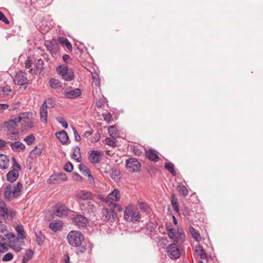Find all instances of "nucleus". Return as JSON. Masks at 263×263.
<instances>
[{
    "label": "nucleus",
    "mask_w": 263,
    "mask_h": 263,
    "mask_svg": "<svg viewBox=\"0 0 263 263\" xmlns=\"http://www.w3.org/2000/svg\"><path fill=\"white\" fill-rule=\"evenodd\" d=\"M22 184L18 182L16 185L13 186L11 184L7 185L4 191V197L6 199H10L11 198H17L20 195Z\"/></svg>",
    "instance_id": "f257e3e1"
},
{
    "label": "nucleus",
    "mask_w": 263,
    "mask_h": 263,
    "mask_svg": "<svg viewBox=\"0 0 263 263\" xmlns=\"http://www.w3.org/2000/svg\"><path fill=\"white\" fill-rule=\"evenodd\" d=\"M141 218L140 213L135 210L129 205L125 208L124 212V218L129 222L136 223L139 222Z\"/></svg>",
    "instance_id": "f03ea898"
},
{
    "label": "nucleus",
    "mask_w": 263,
    "mask_h": 263,
    "mask_svg": "<svg viewBox=\"0 0 263 263\" xmlns=\"http://www.w3.org/2000/svg\"><path fill=\"white\" fill-rule=\"evenodd\" d=\"M68 243L71 246L79 247L84 240V236L82 233L78 231H70L67 236Z\"/></svg>",
    "instance_id": "7ed1b4c3"
},
{
    "label": "nucleus",
    "mask_w": 263,
    "mask_h": 263,
    "mask_svg": "<svg viewBox=\"0 0 263 263\" xmlns=\"http://www.w3.org/2000/svg\"><path fill=\"white\" fill-rule=\"evenodd\" d=\"M18 120H20V123L26 129L31 128L35 125L32 113L28 112L21 113L18 116Z\"/></svg>",
    "instance_id": "20e7f679"
},
{
    "label": "nucleus",
    "mask_w": 263,
    "mask_h": 263,
    "mask_svg": "<svg viewBox=\"0 0 263 263\" xmlns=\"http://www.w3.org/2000/svg\"><path fill=\"white\" fill-rule=\"evenodd\" d=\"M55 105L54 101L51 98H47L42 104L40 115L41 122L46 123L47 121V108H52Z\"/></svg>",
    "instance_id": "39448f33"
},
{
    "label": "nucleus",
    "mask_w": 263,
    "mask_h": 263,
    "mask_svg": "<svg viewBox=\"0 0 263 263\" xmlns=\"http://www.w3.org/2000/svg\"><path fill=\"white\" fill-rule=\"evenodd\" d=\"M56 70L58 74L65 81H71L74 78L72 69H69L67 66L59 65Z\"/></svg>",
    "instance_id": "423d86ee"
},
{
    "label": "nucleus",
    "mask_w": 263,
    "mask_h": 263,
    "mask_svg": "<svg viewBox=\"0 0 263 263\" xmlns=\"http://www.w3.org/2000/svg\"><path fill=\"white\" fill-rule=\"evenodd\" d=\"M13 169L7 174V180L11 183L14 182L18 178L19 171L21 170V165L17 162L14 157L12 158Z\"/></svg>",
    "instance_id": "0eeeda50"
},
{
    "label": "nucleus",
    "mask_w": 263,
    "mask_h": 263,
    "mask_svg": "<svg viewBox=\"0 0 263 263\" xmlns=\"http://www.w3.org/2000/svg\"><path fill=\"white\" fill-rule=\"evenodd\" d=\"M125 167L130 173L139 172L141 170L140 162L135 158H129L125 161Z\"/></svg>",
    "instance_id": "6e6552de"
},
{
    "label": "nucleus",
    "mask_w": 263,
    "mask_h": 263,
    "mask_svg": "<svg viewBox=\"0 0 263 263\" xmlns=\"http://www.w3.org/2000/svg\"><path fill=\"white\" fill-rule=\"evenodd\" d=\"M15 230L17 233L18 236H16L13 233H8L7 234V237L10 241L14 242V241H19V240H23L25 238V231L24 227L22 224L17 225Z\"/></svg>",
    "instance_id": "1a4fd4ad"
},
{
    "label": "nucleus",
    "mask_w": 263,
    "mask_h": 263,
    "mask_svg": "<svg viewBox=\"0 0 263 263\" xmlns=\"http://www.w3.org/2000/svg\"><path fill=\"white\" fill-rule=\"evenodd\" d=\"M52 211L54 215L63 217L67 215L68 208L64 204L59 202L53 206Z\"/></svg>",
    "instance_id": "9d476101"
},
{
    "label": "nucleus",
    "mask_w": 263,
    "mask_h": 263,
    "mask_svg": "<svg viewBox=\"0 0 263 263\" xmlns=\"http://www.w3.org/2000/svg\"><path fill=\"white\" fill-rule=\"evenodd\" d=\"M167 253L171 259H177L180 257V252L177 246V243H173L167 247Z\"/></svg>",
    "instance_id": "9b49d317"
},
{
    "label": "nucleus",
    "mask_w": 263,
    "mask_h": 263,
    "mask_svg": "<svg viewBox=\"0 0 263 263\" xmlns=\"http://www.w3.org/2000/svg\"><path fill=\"white\" fill-rule=\"evenodd\" d=\"M72 222L79 228H84L87 226V218L81 214H76L72 218Z\"/></svg>",
    "instance_id": "f8f14e48"
},
{
    "label": "nucleus",
    "mask_w": 263,
    "mask_h": 263,
    "mask_svg": "<svg viewBox=\"0 0 263 263\" xmlns=\"http://www.w3.org/2000/svg\"><path fill=\"white\" fill-rule=\"evenodd\" d=\"M15 214V212L12 210H8L5 203L0 205V215L4 218L11 220Z\"/></svg>",
    "instance_id": "ddd939ff"
},
{
    "label": "nucleus",
    "mask_w": 263,
    "mask_h": 263,
    "mask_svg": "<svg viewBox=\"0 0 263 263\" xmlns=\"http://www.w3.org/2000/svg\"><path fill=\"white\" fill-rule=\"evenodd\" d=\"M102 155L100 151L91 150L88 153V160L92 164H98L102 159Z\"/></svg>",
    "instance_id": "4468645a"
},
{
    "label": "nucleus",
    "mask_w": 263,
    "mask_h": 263,
    "mask_svg": "<svg viewBox=\"0 0 263 263\" xmlns=\"http://www.w3.org/2000/svg\"><path fill=\"white\" fill-rule=\"evenodd\" d=\"M26 73L23 72L22 71H18L16 72L14 78V83L20 86H23L25 85L28 81L27 78L26 76Z\"/></svg>",
    "instance_id": "2eb2a0df"
},
{
    "label": "nucleus",
    "mask_w": 263,
    "mask_h": 263,
    "mask_svg": "<svg viewBox=\"0 0 263 263\" xmlns=\"http://www.w3.org/2000/svg\"><path fill=\"white\" fill-rule=\"evenodd\" d=\"M20 123V120H18V117H15L10 119L8 121L5 122V126L8 128L9 130H14L16 129V127Z\"/></svg>",
    "instance_id": "dca6fc26"
},
{
    "label": "nucleus",
    "mask_w": 263,
    "mask_h": 263,
    "mask_svg": "<svg viewBox=\"0 0 263 263\" xmlns=\"http://www.w3.org/2000/svg\"><path fill=\"white\" fill-rule=\"evenodd\" d=\"M12 96V90L7 85L0 87V98H9Z\"/></svg>",
    "instance_id": "f3484780"
},
{
    "label": "nucleus",
    "mask_w": 263,
    "mask_h": 263,
    "mask_svg": "<svg viewBox=\"0 0 263 263\" xmlns=\"http://www.w3.org/2000/svg\"><path fill=\"white\" fill-rule=\"evenodd\" d=\"M102 214L105 217L106 220L113 222L115 220L117 214L112 210H108L107 209H103L102 210Z\"/></svg>",
    "instance_id": "a211bd4d"
},
{
    "label": "nucleus",
    "mask_w": 263,
    "mask_h": 263,
    "mask_svg": "<svg viewBox=\"0 0 263 263\" xmlns=\"http://www.w3.org/2000/svg\"><path fill=\"white\" fill-rule=\"evenodd\" d=\"M64 93L65 96L67 98H76L81 95V90L79 88H75L70 90H65L64 91Z\"/></svg>",
    "instance_id": "6ab92c4d"
},
{
    "label": "nucleus",
    "mask_w": 263,
    "mask_h": 263,
    "mask_svg": "<svg viewBox=\"0 0 263 263\" xmlns=\"http://www.w3.org/2000/svg\"><path fill=\"white\" fill-rule=\"evenodd\" d=\"M79 170L83 175L87 176L88 177V180L90 182H94V178L91 175L90 171L85 165L80 164L79 165Z\"/></svg>",
    "instance_id": "aec40b11"
},
{
    "label": "nucleus",
    "mask_w": 263,
    "mask_h": 263,
    "mask_svg": "<svg viewBox=\"0 0 263 263\" xmlns=\"http://www.w3.org/2000/svg\"><path fill=\"white\" fill-rule=\"evenodd\" d=\"M146 156L149 160L152 161L157 162L159 159L157 152L153 149H148L146 150Z\"/></svg>",
    "instance_id": "412c9836"
},
{
    "label": "nucleus",
    "mask_w": 263,
    "mask_h": 263,
    "mask_svg": "<svg viewBox=\"0 0 263 263\" xmlns=\"http://www.w3.org/2000/svg\"><path fill=\"white\" fill-rule=\"evenodd\" d=\"M56 137L63 144H65L67 143L69 137L66 131L63 130L61 132H57L55 134Z\"/></svg>",
    "instance_id": "4be33fe9"
},
{
    "label": "nucleus",
    "mask_w": 263,
    "mask_h": 263,
    "mask_svg": "<svg viewBox=\"0 0 263 263\" xmlns=\"http://www.w3.org/2000/svg\"><path fill=\"white\" fill-rule=\"evenodd\" d=\"M49 227L53 232H57L62 230L63 228V223L60 220L52 221L49 223Z\"/></svg>",
    "instance_id": "5701e85b"
},
{
    "label": "nucleus",
    "mask_w": 263,
    "mask_h": 263,
    "mask_svg": "<svg viewBox=\"0 0 263 263\" xmlns=\"http://www.w3.org/2000/svg\"><path fill=\"white\" fill-rule=\"evenodd\" d=\"M24 244L23 240H19V241H14V242L10 241L9 247L14 250L16 252H19L22 249L21 246Z\"/></svg>",
    "instance_id": "b1692460"
},
{
    "label": "nucleus",
    "mask_w": 263,
    "mask_h": 263,
    "mask_svg": "<svg viewBox=\"0 0 263 263\" xmlns=\"http://www.w3.org/2000/svg\"><path fill=\"white\" fill-rule=\"evenodd\" d=\"M12 149L13 151H18V152H20L21 151H23L25 149V145L19 142V141H17V142H9Z\"/></svg>",
    "instance_id": "393cba45"
},
{
    "label": "nucleus",
    "mask_w": 263,
    "mask_h": 263,
    "mask_svg": "<svg viewBox=\"0 0 263 263\" xmlns=\"http://www.w3.org/2000/svg\"><path fill=\"white\" fill-rule=\"evenodd\" d=\"M71 158L74 159L77 162H81L82 161V156L80 152V149L79 147L76 146L72 148Z\"/></svg>",
    "instance_id": "a878e982"
},
{
    "label": "nucleus",
    "mask_w": 263,
    "mask_h": 263,
    "mask_svg": "<svg viewBox=\"0 0 263 263\" xmlns=\"http://www.w3.org/2000/svg\"><path fill=\"white\" fill-rule=\"evenodd\" d=\"M9 160L6 155L0 154V168L5 170L9 166Z\"/></svg>",
    "instance_id": "bb28decb"
},
{
    "label": "nucleus",
    "mask_w": 263,
    "mask_h": 263,
    "mask_svg": "<svg viewBox=\"0 0 263 263\" xmlns=\"http://www.w3.org/2000/svg\"><path fill=\"white\" fill-rule=\"evenodd\" d=\"M166 230L169 238L173 241V243H177L178 242V237L175 233L174 229L172 228H167Z\"/></svg>",
    "instance_id": "cd10ccee"
},
{
    "label": "nucleus",
    "mask_w": 263,
    "mask_h": 263,
    "mask_svg": "<svg viewBox=\"0 0 263 263\" xmlns=\"http://www.w3.org/2000/svg\"><path fill=\"white\" fill-rule=\"evenodd\" d=\"M189 231L193 238H194L196 241H200L201 240V237L198 231L191 226L189 228Z\"/></svg>",
    "instance_id": "c85d7f7f"
},
{
    "label": "nucleus",
    "mask_w": 263,
    "mask_h": 263,
    "mask_svg": "<svg viewBox=\"0 0 263 263\" xmlns=\"http://www.w3.org/2000/svg\"><path fill=\"white\" fill-rule=\"evenodd\" d=\"M35 239L38 245L41 246L43 244L45 240V236L41 231L35 232Z\"/></svg>",
    "instance_id": "c756f323"
},
{
    "label": "nucleus",
    "mask_w": 263,
    "mask_h": 263,
    "mask_svg": "<svg viewBox=\"0 0 263 263\" xmlns=\"http://www.w3.org/2000/svg\"><path fill=\"white\" fill-rule=\"evenodd\" d=\"M59 41L62 46H66L69 51H72V45L67 39L63 37H60L59 38Z\"/></svg>",
    "instance_id": "7c9ffc66"
},
{
    "label": "nucleus",
    "mask_w": 263,
    "mask_h": 263,
    "mask_svg": "<svg viewBox=\"0 0 263 263\" xmlns=\"http://www.w3.org/2000/svg\"><path fill=\"white\" fill-rule=\"evenodd\" d=\"M108 199H110L115 201L120 200V196L119 191L117 189H114V191L107 196Z\"/></svg>",
    "instance_id": "2f4dec72"
},
{
    "label": "nucleus",
    "mask_w": 263,
    "mask_h": 263,
    "mask_svg": "<svg viewBox=\"0 0 263 263\" xmlns=\"http://www.w3.org/2000/svg\"><path fill=\"white\" fill-rule=\"evenodd\" d=\"M110 177L115 181H118L120 179L121 173L115 168H112L110 170Z\"/></svg>",
    "instance_id": "473e14b6"
},
{
    "label": "nucleus",
    "mask_w": 263,
    "mask_h": 263,
    "mask_svg": "<svg viewBox=\"0 0 263 263\" xmlns=\"http://www.w3.org/2000/svg\"><path fill=\"white\" fill-rule=\"evenodd\" d=\"M195 252L197 254L200 256L201 259H205L207 257L205 251L203 249L202 246H198L195 247Z\"/></svg>",
    "instance_id": "72a5a7b5"
},
{
    "label": "nucleus",
    "mask_w": 263,
    "mask_h": 263,
    "mask_svg": "<svg viewBox=\"0 0 263 263\" xmlns=\"http://www.w3.org/2000/svg\"><path fill=\"white\" fill-rule=\"evenodd\" d=\"M34 252L32 250H27L24 255L22 263H27L33 257Z\"/></svg>",
    "instance_id": "f704fd0d"
},
{
    "label": "nucleus",
    "mask_w": 263,
    "mask_h": 263,
    "mask_svg": "<svg viewBox=\"0 0 263 263\" xmlns=\"http://www.w3.org/2000/svg\"><path fill=\"white\" fill-rule=\"evenodd\" d=\"M177 189L179 193L184 197L186 196L189 193L187 189L182 184H179L177 186Z\"/></svg>",
    "instance_id": "c9c22d12"
},
{
    "label": "nucleus",
    "mask_w": 263,
    "mask_h": 263,
    "mask_svg": "<svg viewBox=\"0 0 263 263\" xmlns=\"http://www.w3.org/2000/svg\"><path fill=\"white\" fill-rule=\"evenodd\" d=\"M49 84L50 87L53 89L60 88L62 86L61 82L58 80L53 78L50 80Z\"/></svg>",
    "instance_id": "e433bc0d"
},
{
    "label": "nucleus",
    "mask_w": 263,
    "mask_h": 263,
    "mask_svg": "<svg viewBox=\"0 0 263 263\" xmlns=\"http://www.w3.org/2000/svg\"><path fill=\"white\" fill-rule=\"evenodd\" d=\"M108 134L112 137H117L119 135V132L115 126H111L108 128Z\"/></svg>",
    "instance_id": "4c0bfd02"
},
{
    "label": "nucleus",
    "mask_w": 263,
    "mask_h": 263,
    "mask_svg": "<svg viewBox=\"0 0 263 263\" xmlns=\"http://www.w3.org/2000/svg\"><path fill=\"white\" fill-rule=\"evenodd\" d=\"M164 167L167 169L173 176L176 175V172L174 169V165L173 163L170 162H166L165 163Z\"/></svg>",
    "instance_id": "58836bf2"
},
{
    "label": "nucleus",
    "mask_w": 263,
    "mask_h": 263,
    "mask_svg": "<svg viewBox=\"0 0 263 263\" xmlns=\"http://www.w3.org/2000/svg\"><path fill=\"white\" fill-rule=\"evenodd\" d=\"M43 147L40 146L38 147L36 146L34 149L31 152V155H34L35 157H39L42 153Z\"/></svg>",
    "instance_id": "ea45409f"
},
{
    "label": "nucleus",
    "mask_w": 263,
    "mask_h": 263,
    "mask_svg": "<svg viewBox=\"0 0 263 263\" xmlns=\"http://www.w3.org/2000/svg\"><path fill=\"white\" fill-rule=\"evenodd\" d=\"M106 144L112 147H116L117 146L116 140L111 139L110 138H106L105 139Z\"/></svg>",
    "instance_id": "a19ab883"
},
{
    "label": "nucleus",
    "mask_w": 263,
    "mask_h": 263,
    "mask_svg": "<svg viewBox=\"0 0 263 263\" xmlns=\"http://www.w3.org/2000/svg\"><path fill=\"white\" fill-rule=\"evenodd\" d=\"M177 237H178V240L180 239L182 242L184 241L185 234L181 228H177Z\"/></svg>",
    "instance_id": "79ce46f5"
},
{
    "label": "nucleus",
    "mask_w": 263,
    "mask_h": 263,
    "mask_svg": "<svg viewBox=\"0 0 263 263\" xmlns=\"http://www.w3.org/2000/svg\"><path fill=\"white\" fill-rule=\"evenodd\" d=\"M35 140V137L33 134L28 135L24 139V141L28 145H31L34 142Z\"/></svg>",
    "instance_id": "37998d69"
},
{
    "label": "nucleus",
    "mask_w": 263,
    "mask_h": 263,
    "mask_svg": "<svg viewBox=\"0 0 263 263\" xmlns=\"http://www.w3.org/2000/svg\"><path fill=\"white\" fill-rule=\"evenodd\" d=\"M59 180L58 174H53L48 179V182L50 184H53Z\"/></svg>",
    "instance_id": "c03bdc74"
},
{
    "label": "nucleus",
    "mask_w": 263,
    "mask_h": 263,
    "mask_svg": "<svg viewBox=\"0 0 263 263\" xmlns=\"http://www.w3.org/2000/svg\"><path fill=\"white\" fill-rule=\"evenodd\" d=\"M64 169L66 172H71L73 170V164L70 162H68L64 165Z\"/></svg>",
    "instance_id": "a18cd8bd"
},
{
    "label": "nucleus",
    "mask_w": 263,
    "mask_h": 263,
    "mask_svg": "<svg viewBox=\"0 0 263 263\" xmlns=\"http://www.w3.org/2000/svg\"><path fill=\"white\" fill-rule=\"evenodd\" d=\"M109 206L110 208L114 209L115 210H116L118 212H121L122 210V209L121 207V206L116 203L111 202L109 204Z\"/></svg>",
    "instance_id": "49530a36"
},
{
    "label": "nucleus",
    "mask_w": 263,
    "mask_h": 263,
    "mask_svg": "<svg viewBox=\"0 0 263 263\" xmlns=\"http://www.w3.org/2000/svg\"><path fill=\"white\" fill-rule=\"evenodd\" d=\"M57 120L65 128L68 127V123L64 118L58 117L57 118Z\"/></svg>",
    "instance_id": "de8ad7c7"
},
{
    "label": "nucleus",
    "mask_w": 263,
    "mask_h": 263,
    "mask_svg": "<svg viewBox=\"0 0 263 263\" xmlns=\"http://www.w3.org/2000/svg\"><path fill=\"white\" fill-rule=\"evenodd\" d=\"M13 255L11 253H8L5 254L2 258L3 261H8L12 259Z\"/></svg>",
    "instance_id": "09e8293b"
},
{
    "label": "nucleus",
    "mask_w": 263,
    "mask_h": 263,
    "mask_svg": "<svg viewBox=\"0 0 263 263\" xmlns=\"http://www.w3.org/2000/svg\"><path fill=\"white\" fill-rule=\"evenodd\" d=\"M25 67L26 69H29V72L30 73L32 72L33 69L31 68L32 63L30 60H27L25 63Z\"/></svg>",
    "instance_id": "8fccbe9b"
},
{
    "label": "nucleus",
    "mask_w": 263,
    "mask_h": 263,
    "mask_svg": "<svg viewBox=\"0 0 263 263\" xmlns=\"http://www.w3.org/2000/svg\"><path fill=\"white\" fill-rule=\"evenodd\" d=\"M139 208L140 209V210H141L142 211H143L145 212H148V206L147 204H146L145 203L140 202L139 203Z\"/></svg>",
    "instance_id": "3c124183"
},
{
    "label": "nucleus",
    "mask_w": 263,
    "mask_h": 263,
    "mask_svg": "<svg viewBox=\"0 0 263 263\" xmlns=\"http://www.w3.org/2000/svg\"><path fill=\"white\" fill-rule=\"evenodd\" d=\"M72 128L75 140L77 142H79L81 140L80 136L79 135V133H78L77 130L74 127H72Z\"/></svg>",
    "instance_id": "603ef678"
},
{
    "label": "nucleus",
    "mask_w": 263,
    "mask_h": 263,
    "mask_svg": "<svg viewBox=\"0 0 263 263\" xmlns=\"http://www.w3.org/2000/svg\"><path fill=\"white\" fill-rule=\"evenodd\" d=\"M78 247L76 253L77 254L84 253L86 251V248L85 246L80 245Z\"/></svg>",
    "instance_id": "864d4df0"
},
{
    "label": "nucleus",
    "mask_w": 263,
    "mask_h": 263,
    "mask_svg": "<svg viewBox=\"0 0 263 263\" xmlns=\"http://www.w3.org/2000/svg\"><path fill=\"white\" fill-rule=\"evenodd\" d=\"M0 20L4 22L6 24L9 23V20L2 11H0Z\"/></svg>",
    "instance_id": "5fc2aeb1"
},
{
    "label": "nucleus",
    "mask_w": 263,
    "mask_h": 263,
    "mask_svg": "<svg viewBox=\"0 0 263 263\" xmlns=\"http://www.w3.org/2000/svg\"><path fill=\"white\" fill-rule=\"evenodd\" d=\"M63 61L66 64L69 63L72 61V59L70 57L68 54H64L63 57Z\"/></svg>",
    "instance_id": "6e6d98bb"
},
{
    "label": "nucleus",
    "mask_w": 263,
    "mask_h": 263,
    "mask_svg": "<svg viewBox=\"0 0 263 263\" xmlns=\"http://www.w3.org/2000/svg\"><path fill=\"white\" fill-rule=\"evenodd\" d=\"M58 177L59 180H61L62 181H65L67 180V176L65 173H60L58 174Z\"/></svg>",
    "instance_id": "4d7b16f0"
},
{
    "label": "nucleus",
    "mask_w": 263,
    "mask_h": 263,
    "mask_svg": "<svg viewBox=\"0 0 263 263\" xmlns=\"http://www.w3.org/2000/svg\"><path fill=\"white\" fill-rule=\"evenodd\" d=\"M72 178L75 180L81 181L82 177L77 173H73L72 174Z\"/></svg>",
    "instance_id": "13d9d810"
},
{
    "label": "nucleus",
    "mask_w": 263,
    "mask_h": 263,
    "mask_svg": "<svg viewBox=\"0 0 263 263\" xmlns=\"http://www.w3.org/2000/svg\"><path fill=\"white\" fill-rule=\"evenodd\" d=\"M43 65H44V61L42 59H39L37 61L36 67L38 69H42V68H43Z\"/></svg>",
    "instance_id": "bf43d9fd"
},
{
    "label": "nucleus",
    "mask_w": 263,
    "mask_h": 263,
    "mask_svg": "<svg viewBox=\"0 0 263 263\" xmlns=\"http://www.w3.org/2000/svg\"><path fill=\"white\" fill-rule=\"evenodd\" d=\"M182 214L183 215L185 216H189L191 215V211L189 210L187 208H184L182 210Z\"/></svg>",
    "instance_id": "052dcab7"
},
{
    "label": "nucleus",
    "mask_w": 263,
    "mask_h": 263,
    "mask_svg": "<svg viewBox=\"0 0 263 263\" xmlns=\"http://www.w3.org/2000/svg\"><path fill=\"white\" fill-rule=\"evenodd\" d=\"M103 117L104 120L108 122L111 121V116L110 113H108L106 115H103Z\"/></svg>",
    "instance_id": "680f3d73"
},
{
    "label": "nucleus",
    "mask_w": 263,
    "mask_h": 263,
    "mask_svg": "<svg viewBox=\"0 0 263 263\" xmlns=\"http://www.w3.org/2000/svg\"><path fill=\"white\" fill-rule=\"evenodd\" d=\"M93 82L96 85H99L100 84V79L98 77H96L95 76H92Z\"/></svg>",
    "instance_id": "e2e57ef3"
},
{
    "label": "nucleus",
    "mask_w": 263,
    "mask_h": 263,
    "mask_svg": "<svg viewBox=\"0 0 263 263\" xmlns=\"http://www.w3.org/2000/svg\"><path fill=\"white\" fill-rule=\"evenodd\" d=\"M9 108V106L7 104H0V110H4Z\"/></svg>",
    "instance_id": "0e129e2a"
},
{
    "label": "nucleus",
    "mask_w": 263,
    "mask_h": 263,
    "mask_svg": "<svg viewBox=\"0 0 263 263\" xmlns=\"http://www.w3.org/2000/svg\"><path fill=\"white\" fill-rule=\"evenodd\" d=\"M7 143L5 141L0 139V149L6 146Z\"/></svg>",
    "instance_id": "69168bd1"
},
{
    "label": "nucleus",
    "mask_w": 263,
    "mask_h": 263,
    "mask_svg": "<svg viewBox=\"0 0 263 263\" xmlns=\"http://www.w3.org/2000/svg\"><path fill=\"white\" fill-rule=\"evenodd\" d=\"M171 203L173 207L178 206V203L177 199H175L174 198L172 199Z\"/></svg>",
    "instance_id": "338daca9"
},
{
    "label": "nucleus",
    "mask_w": 263,
    "mask_h": 263,
    "mask_svg": "<svg viewBox=\"0 0 263 263\" xmlns=\"http://www.w3.org/2000/svg\"><path fill=\"white\" fill-rule=\"evenodd\" d=\"M92 132L93 130H92L91 131H86L84 134V136L86 138H87L92 134Z\"/></svg>",
    "instance_id": "774afa93"
}]
</instances>
